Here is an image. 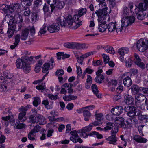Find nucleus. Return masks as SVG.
<instances>
[{
	"mask_svg": "<svg viewBox=\"0 0 148 148\" xmlns=\"http://www.w3.org/2000/svg\"><path fill=\"white\" fill-rule=\"evenodd\" d=\"M34 58L36 60H38L41 58V55H39L35 57L32 56L30 57L24 56L20 59H18L16 62L17 68L18 69H22L25 73H29L30 70V65L35 62Z\"/></svg>",
	"mask_w": 148,
	"mask_h": 148,
	"instance_id": "obj_1",
	"label": "nucleus"
},
{
	"mask_svg": "<svg viewBox=\"0 0 148 148\" xmlns=\"http://www.w3.org/2000/svg\"><path fill=\"white\" fill-rule=\"evenodd\" d=\"M108 7L104 8L102 10L99 9L96 10L95 13L98 17V29L99 32H101L105 31L107 27V24L106 23L105 20L106 18L107 14V10H108Z\"/></svg>",
	"mask_w": 148,
	"mask_h": 148,
	"instance_id": "obj_2",
	"label": "nucleus"
},
{
	"mask_svg": "<svg viewBox=\"0 0 148 148\" xmlns=\"http://www.w3.org/2000/svg\"><path fill=\"white\" fill-rule=\"evenodd\" d=\"M15 16L8 15L5 16L4 20L7 21L8 27L7 31V36L9 38H11L14 35L16 29V23L14 20Z\"/></svg>",
	"mask_w": 148,
	"mask_h": 148,
	"instance_id": "obj_3",
	"label": "nucleus"
},
{
	"mask_svg": "<svg viewBox=\"0 0 148 148\" xmlns=\"http://www.w3.org/2000/svg\"><path fill=\"white\" fill-rule=\"evenodd\" d=\"M51 25L47 27V30L50 33H55L58 32L60 29V25L62 27H65L66 25L65 21L62 22L61 17L58 18L56 21Z\"/></svg>",
	"mask_w": 148,
	"mask_h": 148,
	"instance_id": "obj_4",
	"label": "nucleus"
},
{
	"mask_svg": "<svg viewBox=\"0 0 148 148\" xmlns=\"http://www.w3.org/2000/svg\"><path fill=\"white\" fill-rule=\"evenodd\" d=\"M65 21L66 23V25H68L70 27L72 25L73 23H75V25L74 26V28L75 29H76L79 27L82 24V21H81L77 20V19H75L73 17V18L72 16L69 15L67 16V19H63L62 22Z\"/></svg>",
	"mask_w": 148,
	"mask_h": 148,
	"instance_id": "obj_5",
	"label": "nucleus"
},
{
	"mask_svg": "<svg viewBox=\"0 0 148 148\" xmlns=\"http://www.w3.org/2000/svg\"><path fill=\"white\" fill-rule=\"evenodd\" d=\"M118 131V129L117 127H115L114 130L111 131V136L106 139V140L108 141V143L110 144L116 145L117 140V138L116 137V134Z\"/></svg>",
	"mask_w": 148,
	"mask_h": 148,
	"instance_id": "obj_6",
	"label": "nucleus"
},
{
	"mask_svg": "<svg viewBox=\"0 0 148 148\" xmlns=\"http://www.w3.org/2000/svg\"><path fill=\"white\" fill-rule=\"evenodd\" d=\"M95 123V122L94 124L90 123L88 126L82 128L81 130L80 136L84 138H87L88 136H90V133H89V132L92 129L93 124L97 125Z\"/></svg>",
	"mask_w": 148,
	"mask_h": 148,
	"instance_id": "obj_7",
	"label": "nucleus"
},
{
	"mask_svg": "<svg viewBox=\"0 0 148 148\" xmlns=\"http://www.w3.org/2000/svg\"><path fill=\"white\" fill-rule=\"evenodd\" d=\"M21 6L20 4L18 3L14 4L12 6L11 5V14H7L6 16L8 15L15 16L14 17V20L15 21L16 16H20L19 14L16 12L18 11L21 9Z\"/></svg>",
	"mask_w": 148,
	"mask_h": 148,
	"instance_id": "obj_8",
	"label": "nucleus"
},
{
	"mask_svg": "<svg viewBox=\"0 0 148 148\" xmlns=\"http://www.w3.org/2000/svg\"><path fill=\"white\" fill-rule=\"evenodd\" d=\"M136 47L139 51L143 52L148 49V45L145 42L143 39H140L137 41Z\"/></svg>",
	"mask_w": 148,
	"mask_h": 148,
	"instance_id": "obj_9",
	"label": "nucleus"
},
{
	"mask_svg": "<svg viewBox=\"0 0 148 148\" xmlns=\"http://www.w3.org/2000/svg\"><path fill=\"white\" fill-rule=\"evenodd\" d=\"M80 130L77 132L76 130L71 131L70 132L71 135L70 137V140L74 143L79 142L80 143H82V140L79 137L77 134L78 133H80Z\"/></svg>",
	"mask_w": 148,
	"mask_h": 148,
	"instance_id": "obj_10",
	"label": "nucleus"
},
{
	"mask_svg": "<svg viewBox=\"0 0 148 148\" xmlns=\"http://www.w3.org/2000/svg\"><path fill=\"white\" fill-rule=\"evenodd\" d=\"M124 110L127 112V115L129 116H136V108L135 107L127 106L125 107Z\"/></svg>",
	"mask_w": 148,
	"mask_h": 148,
	"instance_id": "obj_11",
	"label": "nucleus"
},
{
	"mask_svg": "<svg viewBox=\"0 0 148 148\" xmlns=\"http://www.w3.org/2000/svg\"><path fill=\"white\" fill-rule=\"evenodd\" d=\"M135 17L133 16H128L125 17V18H122L121 20V23H124L123 25L125 27H126L128 26L131 25L134 21Z\"/></svg>",
	"mask_w": 148,
	"mask_h": 148,
	"instance_id": "obj_12",
	"label": "nucleus"
},
{
	"mask_svg": "<svg viewBox=\"0 0 148 148\" xmlns=\"http://www.w3.org/2000/svg\"><path fill=\"white\" fill-rule=\"evenodd\" d=\"M134 56L135 64L142 69L144 68L145 67V64L141 61V59L139 56L136 54H135Z\"/></svg>",
	"mask_w": 148,
	"mask_h": 148,
	"instance_id": "obj_13",
	"label": "nucleus"
},
{
	"mask_svg": "<svg viewBox=\"0 0 148 148\" xmlns=\"http://www.w3.org/2000/svg\"><path fill=\"white\" fill-rule=\"evenodd\" d=\"M136 116L130 117V118L128 119L126 123L130 127H132L134 124L135 125L138 124V120L135 117Z\"/></svg>",
	"mask_w": 148,
	"mask_h": 148,
	"instance_id": "obj_14",
	"label": "nucleus"
},
{
	"mask_svg": "<svg viewBox=\"0 0 148 148\" xmlns=\"http://www.w3.org/2000/svg\"><path fill=\"white\" fill-rule=\"evenodd\" d=\"M123 109L122 106H119L112 108L111 111L113 115L119 116L122 112Z\"/></svg>",
	"mask_w": 148,
	"mask_h": 148,
	"instance_id": "obj_15",
	"label": "nucleus"
},
{
	"mask_svg": "<svg viewBox=\"0 0 148 148\" xmlns=\"http://www.w3.org/2000/svg\"><path fill=\"white\" fill-rule=\"evenodd\" d=\"M148 7V0H144V2L140 3L138 5L139 11L144 12L146 10Z\"/></svg>",
	"mask_w": 148,
	"mask_h": 148,
	"instance_id": "obj_16",
	"label": "nucleus"
},
{
	"mask_svg": "<svg viewBox=\"0 0 148 148\" xmlns=\"http://www.w3.org/2000/svg\"><path fill=\"white\" fill-rule=\"evenodd\" d=\"M96 119L97 120V121H95L93 123H91L94 124L95 122L97 125H94L93 124V126H97L101 124L102 123V120L103 119V115L102 113L97 114L95 115Z\"/></svg>",
	"mask_w": 148,
	"mask_h": 148,
	"instance_id": "obj_17",
	"label": "nucleus"
},
{
	"mask_svg": "<svg viewBox=\"0 0 148 148\" xmlns=\"http://www.w3.org/2000/svg\"><path fill=\"white\" fill-rule=\"evenodd\" d=\"M87 12V9L86 8H82L79 9L77 15H75L73 16V18L75 19L79 20V17L84 15L86 14Z\"/></svg>",
	"mask_w": 148,
	"mask_h": 148,
	"instance_id": "obj_18",
	"label": "nucleus"
},
{
	"mask_svg": "<svg viewBox=\"0 0 148 148\" xmlns=\"http://www.w3.org/2000/svg\"><path fill=\"white\" fill-rule=\"evenodd\" d=\"M29 29L27 28H25L22 30L20 35L22 40H25L27 39L29 34Z\"/></svg>",
	"mask_w": 148,
	"mask_h": 148,
	"instance_id": "obj_19",
	"label": "nucleus"
},
{
	"mask_svg": "<svg viewBox=\"0 0 148 148\" xmlns=\"http://www.w3.org/2000/svg\"><path fill=\"white\" fill-rule=\"evenodd\" d=\"M115 122L116 125L118 126L122 127L124 124V119L122 117H116L115 119Z\"/></svg>",
	"mask_w": 148,
	"mask_h": 148,
	"instance_id": "obj_20",
	"label": "nucleus"
},
{
	"mask_svg": "<svg viewBox=\"0 0 148 148\" xmlns=\"http://www.w3.org/2000/svg\"><path fill=\"white\" fill-rule=\"evenodd\" d=\"M133 139L136 142L140 143H145L147 141V140L145 138L142 137L140 136L135 135L133 136Z\"/></svg>",
	"mask_w": 148,
	"mask_h": 148,
	"instance_id": "obj_21",
	"label": "nucleus"
},
{
	"mask_svg": "<svg viewBox=\"0 0 148 148\" xmlns=\"http://www.w3.org/2000/svg\"><path fill=\"white\" fill-rule=\"evenodd\" d=\"M49 5H47L46 3H45L43 7V10L45 16L46 17H50L51 16V13L50 12Z\"/></svg>",
	"mask_w": 148,
	"mask_h": 148,
	"instance_id": "obj_22",
	"label": "nucleus"
},
{
	"mask_svg": "<svg viewBox=\"0 0 148 148\" xmlns=\"http://www.w3.org/2000/svg\"><path fill=\"white\" fill-rule=\"evenodd\" d=\"M32 13V14L31 16L32 20L33 22H34L39 19V10H38L36 11H33Z\"/></svg>",
	"mask_w": 148,
	"mask_h": 148,
	"instance_id": "obj_23",
	"label": "nucleus"
},
{
	"mask_svg": "<svg viewBox=\"0 0 148 148\" xmlns=\"http://www.w3.org/2000/svg\"><path fill=\"white\" fill-rule=\"evenodd\" d=\"M125 101L127 105H130L133 103L134 99L132 96L128 94L124 96Z\"/></svg>",
	"mask_w": 148,
	"mask_h": 148,
	"instance_id": "obj_24",
	"label": "nucleus"
},
{
	"mask_svg": "<svg viewBox=\"0 0 148 148\" xmlns=\"http://www.w3.org/2000/svg\"><path fill=\"white\" fill-rule=\"evenodd\" d=\"M39 124L40 125H42L46 124V121L45 118L40 114H37L36 115Z\"/></svg>",
	"mask_w": 148,
	"mask_h": 148,
	"instance_id": "obj_25",
	"label": "nucleus"
},
{
	"mask_svg": "<svg viewBox=\"0 0 148 148\" xmlns=\"http://www.w3.org/2000/svg\"><path fill=\"white\" fill-rule=\"evenodd\" d=\"M63 99L66 101H70L71 100H75L77 99V97L76 95H74L71 94L68 95H65L63 96Z\"/></svg>",
	"mask_w": 148,
	"mask_h": 148,
	"instance_id": "obj_26",
	"label": "nucleus"
},
{
	"mask_svg": "<svg viewBox=\"0 0 148 148\" xmlns=\"http://www.w3.org/2000/svg\"><path fill=\"white\" fill-rule=\"evenodd\" d=\"M123 82L124 86L127 87L131 86L132 84V80L129 76H127L124 79Z\"/></svg>",
	"mask_w": 148,
	"mask_h": 148,
	"instance_id": "obj_27",
	"label": "nucleus"
},
{
	"mask_svg": "<svg viewBox=\"0 0 148 148\" xmlns=\"http://www.w3.org/2000/svg\"><path fill=\"white\" fill-rule=\"evenodd\" d=\"M83 114L84 117V120L86 121H88L91 116V114L90 112L86 109L84 110Z\"/></svg>",
	"mask_w": 148,
	"mask_h": 148,
	"instance_id": "obj_28",
	"label": "nucleus"
},
{
	"mask_svg": "<svg viewBox=\"0 0 148 148\" xmlns=\"http://www.w3.org/2000/svg\"><path fill=\"white\" fill-rule=\"evenodd\" d=\"M139 88L137 85H133L131 88V92L132 95H135L137 94L139 90Z\"/></svg>",
	"mask_w": 148,
	"mask_h": 148,
	"instance_id": "obj_29",
	"label": "nucleus"
},
{
	"mask_svg": "<svg viewBox=\"0 0 148 148\" xmlns=\"http://www.w3.org/2000/svg\"><path fill=\"white\" fill-rule=\"evenodd\" d=\"M129 49L127 47H124L120 48L118 49V53L122 56L124 55L125 53L127 54L129 52Z\"/></svg>",
	"mask_w": 148,
	"mask_h": 148,
	"instance_id": "obj_30",
	"label": "nucleus"
},
{
	"mask_svg": "<svg viewBox=\"0 0 148 148\" xmlns=\"http://www.w3.org/2000/svg\"><path fill=\"white\" fill-rule=\"evenodd\" d=\"M48 119L50 121H61L64 119V118L63 117H61L56 118L55 116L51 115L48 117Z\"/></svg>",
	"mask_w": 148,
	"mask_h": 148,
	"instance_id": "obj_31",
	"label": "nucleus"
},
{
	"mask_svg": "<svg viewBox=\"0 0 148 148\" xmlns=\"http://www.w3.org/2000/svg\"><path fill=\"white\" fill-rule=\"evenodd\" d=\"M136 116H138L139 120H145L146 122H147L148 119V115H142L141 114V111H139L137 114Z\"/></svg>",
	"mask_w": 148,
	"mask_h": 148,
	"instance_id": "obj_32",
	"label": "nucleus"
},
{
	"mask_svg": "<svg viewBox=\"0 0 148 148\" xmlns=\"http://www.w3.org/2000/svg\"><path fill=\"white\" fill-rule=\"evenodd\" d=\"M50 64L49 63L46 62L43 65L42 68V72L43 73H45L48 74L49 72L48 70L49 68L50 67Z\"/></svg>",
	"mask_w": 148,
	"mask_h": 148,
	"instance_id": "obj_33",
	"label": "nucleus"
},
{
	"mask_svg": "<svg viewBox=\"0 0 148 148\" xmlns=\"http://www.w3.org/2000/svg\"><path fill=\"white\" fill-rule=\"evenodd\" d=\"M42 64V60H40L38 61L37 63L36 64L34 71L36 73L38 72Z\"/></svg>",
	"mask_w": 148,
	"mask_h": 148,
	"instance_id": "obj_34",
	"label": "nucleus"
},
{
	"mask_svg": "<svg viewBox=\"0 0 148 148\" xmlns=\"http://www.w3.org/2000/svg\"><path fill=\"white\" fill-rule=\"evenodd\" d=\"M103 48L107 52L113 54H114L115 52L114 49L112 47L107 45L104 47Z\"/></svg>",
	"mask_w": 148,
	"mask_h": 148,
	"instance_id": "obj_35",
	"label": "nucleus"
},
{
	"mask_svg": "<svg viewBox=\"0 0 148 148\" xmlns=\"http://www.w3.org/2000/svg\"><path fill=\"white\" fill-rule=\"evenodd\" d=\"M26 125L22 123H20V121L18 120L16 121V123L15 124V127L17 129H21L24 128L25 127Z\"/></svg>",
	"mask_w": 148,
	"mask_h": 148,
	"instance_id": "obj_36",
	"label": "nucleus"
},
{
	"mask_svg": "<svg viewBox=\"0 0 148 148\" xmlns=\"http://www.w3.org/2000/svg\"><path fill=\"white\" fill-rule=\"evenodd\" d=\"M116 28V24L113 22H111L109 23L108 25L107 26V27L108 31L110 32H112L115 30Z\"/></svg>",
	"mask_w": 148,
	"mask_h": 148,
	"instance_id": "obj_37",
	"label": "nucleus"
},
{
	"mask_svg": "<svg viewBox=\"0 0 148 148\" xmlns=\"http://www.w3.org/2000/svg\"><path fill=\"white\" fill-rule=\"evenodd\" d=\"M135 100L142 101H143L145 99H147L144 95L140 94H137L135 95Z\"/></svg>",
	"mask_w": 148,
	"mask_h": 148,
	"instance_id": "obj_38",
	"label": "nucleus"
},
{
	"mask_svg": "<svg viewBox=\"0 0 148 148\" xmlns=\"http://www.w3.org/2000/svg\"><path fill=\"white\" fill-rule=\"evenodd\" d=\"M137 18L140 20H142L144 19L145 18L146 13L144 12L139 11L137 14Z\"/></svg>",
	"mask_w": 148,
	"mask_h": 148,
	"instance_id": "obj_39",
	"label": "nucleus"
},
{
	"mask_svg": "<svg viewBox=\"0 0 148 148\" xmlns=\"http://www.w3.org/2000/svg\"><path fill=\"white\" fill-rule=\"evenodd\" d=\"M142 101L135 100V105L138 108L142 110L145 109V106L143 104H142L141 102Z\"/></svg>",
	"mask_w": 148,
	"mask_h": 148,
	"instance_id": "obj_40",
	"label": "nucleus"
},
{
	"mask_svg": "<svg viewBox=\"0 0 148 148\" xmlns=\"http://www.w3.org/2000/svg\"><path fill=\"white\" fill-rule=\"evenodd\" d=\"M75 43L74 42H67L64 44V46L67 48L73 49L75 48Z\"/></svg>",
	"mask_w": 148,
	"mask_h": 148,
	"instance_id": "obj_41",
	"label": "nucleus"
},
{
	"mask_svg": "<svg viewBox=\"0 0 148 148\" xmlns=\"http://www.w3.org/2000/svg\"><path fill=\"white\" fill-rule=\"evenodd\" d=\"M33 99H34V101L33 102V104L34 106L37 107L38 105L40 103L41 101L39 97H34Z\"/></svg>",
	"mask_w": 148,
	"mask_h": 148,
	"instance_id": "obj_42",
	"label": "nucleus"
},
{
	"mask_svg": "<svg viewBox=\"0 0 148 148\" xmlns=\"http://www.w3.org/2000/svg\"><path fill=\"white\" fill-rule=\"evenodd\" d=\"M2 7L3 8L2 10L4 11L5 13H7L8 11H10V12L11 11V5H8L5 4H3Z\"/></svg>",
	"mask_w": 148,
	"mask_h": 148,
	"instance_id": "obj_43",
	"label": "nucleus"
},
{
	"mask_svg": "<svg viewBox=\"0 0 148 148\" xmlns=\"http://www.w3.org/2000/svg\"><path fill=\"white\" fill-rule=\"evenodd\" d=\"M129 9L127 7H124L123 9L122 18H125L129 15Z\"/></svg>",
	"mask_w": 148,
	"mask_h": 148,
	"instance_id": "obj_44",
	"label": "nucleus"
},
{
	"mask_svg": "<svg viewBox=\"0 0 148 148\" xmlns=\"http://www.w3.org/2000/svg\"><path fill=\"white\" fill-rule=\"evenodd\" d=\"M26 114V112L25 111H22L19 114L18 119L21 122H24L26 119L24 117Z\"/></svg>",
	"mask_w": 148,
	"mask_h": 148,
	"instance_id": "obj_45",
	"label": "nucleus"
},
{
	"mask_svg": "<svg viewBox=\"0 0 148 148\" xmlns=\"http://www.w3.org/2000/svg\"><path fill=\"white\" fill-rule=\"evenodd\" d=\"M3 75L4 78L6 79H11L13 76V75L8 71L4 72Z\"/></svg>",
	"mask_w": 148,
	"mask_h": 148,
	"instance_id": "obj_46",
	"label": "nucleus"
},
{
	"mask_svg": "<svg viewBox=\"0 0 148 148\" xmlns=\"http://www.w3.org/2000/svg\"><path fill=\"white\" fill-rule=\"evenodd\" d=\"M104 79L103 75H101L100 76H96L95 78V80L96 82L99 83H102Z\"/></svg>",
	"mask_w": 148,
	"mask_h": 148,
	"instance_id": "obj_47",
	"label": "nucleus"
},
{
	"mask_svg": "<svg viewBox=\"0 0 148 148\" xmlns=\"http://www.w3.org/2000/svg\"><path fill=\"white\" fill-rule=\"evenodd\" d=\"M130 8V12L132 13H136L138 10V7L136 5H134V6L130 4L129 6Z\"/></svg>",
	"mask_w": 148,
	"mask_h": 148,
	"instance_id": "obj_48",
	"label": "nucleus"
},
{
	"mask_svg": "<svg viewBox=\"0 0 148 148\" xmlns=\"http://www.w3.org/2000/svg\"><path fill=\"white\" fill-rule=\"evenodd\" d=\"M123 24H124V23H122V24L121 25H118V24H116V28H115V30H116L117 32H121L123 27H125Z\"/></svg>",
	"mask_w": 148,
	"mask_h": 148,
	"instance_id": "obj_49",
	"label": "nucleus"
},
{
	"mask_svg": "<svg viewBox=\"0 0 148 148\" xmlns=\"http://www.w3.org/2000/svg\"><path fill=\"white\" fill-rule=\"evenodd\" d=\"M114 124L110 122H109L107 123L106 126L104 128L105 131L108 130H110L113 127Z\"/></svg>",
	"mask_w": 148,
	"mask_h": 148,
	"instance_id": "obj_50",
	"label": "nucleus"
},
{
	"mask_svg": "<svg viewBox=\"0 0 148 148\" xmlns=\"http://www.w3.org/2000/svg\"><path fill=\"white\" fill-rule=\"evenodd\" d=\"M64 5V3L63 1H58L56 7L59 9H61L63 8Z\"/></svg>",
	"mask_w": 148,
	"mask_h": 148,
	"instance_id": "obj_51",
	"label": "nucleus"
},
{
	"mask_svg": "<svg viewBox=\"0 0 148 148\" xmlns=\"http://www.w3.org/2000/svg\"><path fill=\"white\" fill-rule=\"evenodd\" d=\"M36 117H36L34 115H31L29 118V123H37Z\"/></svg>",
	"mask_w": 148,
	"mask_h": 148,
	"instance_id": "obj_52",
	"label": "nucleus"
},
{
	"mask_svg": "<svg viewBox=\"0 0 148 148\" xmlns=\"http://www.w3.org/2000/svg\"><path fill=\"white\" fill-rule=\"evenodd\" d=\"M30 12L29 8H26L23 11V14L25 16L29 17Z\"/></svg>",
	"mask_w": 148,
	"mask_h": 148,
	"instance_id": "obj_53",
	"label": "nucleus"
},
{
	"mask_svg": "<svg viewBox=\"0 0 148 148\" xmlns=\"http://www.w3.org/2000/svg\"><path fill=\"white\" fill-rule=\"evenodd\" d=\"M93 135H96L97 138L99 139L102 138H103V136L101 134H99L98 132L95 131H93L90 133V136Z\"/></svg>",
	"mask_w": 148,
	"mask_h": 148,
	"instance_id": "obj_54",
	"label": "nucleus"
},
{
	"mask_svg": "<svg viewBox=\"0 0 148 148\" xmlns=\"http://www.w3.org/2000/svg\"><path fill=\"white\" fill-rule=\"evenodd\" d=\"M64 73V71L62 69L58 70L56 72V75L57 76H62Z\"/></svg>",
	"mask_w": 148,
	"mask_h": 148,
	"instance_id": "obj_55",
	"label": "nucleus"
},
{
	"mask_svg": "<svg viewBox=\"0 0 148 148\" xmlns=\"http://www.w3.org/2000/svg\"><path fill=\"white\" fill-rule=\"evenodd\" d=\"M105 0H96V1L99 3V5L101 7H106V4L105 2Z\"/></svg>",
	"mask_w": 148,
	"mask_h": 148,
	"instance_id": "obj_56",
	"label": "nucleus"
},
{
	"mask_svg": "<svg viewBox=\"0 0 148 148\" xmlns=\"http://www.w3.org/2000/svg\"><path fill=\"white\" fill-rule=\"evenodd\" d=\"M47 30L46 26L45 25H43L42 27L40 29L39 33V35H40V34H45Z\"/></svg>",
	"mask_w": 148,
	"mask_h": 148,
	"instance_id": "obj_57",
	"label": "nucleus"
},
{
	"mask_svg": "<svg viewBox=\"0 0 148 148\" xmlns=\"http://www.w3.org/2000/svg\"><path fill=\"white\" fill-rule=\"evenodd\" d=\"M20 39H21V36L19 34H17L15 36V43L18 44L20 41Z\"/></svg>",
	"mask_w": 148,
	"mask_h": 148,
	"instance_id": "obj_58",
	"label": "nucleus"
},
{
	"mask_svg": "<svg viewBox=\"0 0 148 148\" xmlns=\"http://www.w3.org/2000/svg\"><path fill=\"white\" fill-rule=\"evenodd\" d=\"M103 62L101 60H99L96 61H93V65L95 66H97L99 65H102Z\"/></svg>",
	"mask_w": 148,
	"mask_h": 148,
	"instance_id": "obj_59",
	"label": "nucleus"
},
{
	"mask_svg": "<svg viewBox=\"0 0 148 148\" xmlns=\"http://www.w3.org/2000/svg\"><path fill=\"white\" fill-rule=\"evenodd\" d=\"M93 54V52H89L85 54L82 55L80 57V58L84 59L86 58L89 56L92 55Z\"/></svg>",
	"mask_w": 148,
	"mask_h": 148,
	"instance_id": "obj_60",
	"label": "nucleus"
},
{
	"mask_svg": "<svg viewBox=\"0 0 148 148\" xmlns=\"http://www.w3.org/2000/svg\"><path fill=\"white\" fill-rule=\"evenodd\" d=\"M41 127L39 125H36L34 127L33 130H31L32 131L33 133L38 132L39 131Z\"/></svg>",
	"mask_w": 148,
	"mask_h": 148,
	"instance_id": "obj_61",
	"label": "nucleus"
},
{
	"mask_svg": "<svg viewBox=\"0 0 148 148\" xmlns=\"http://www.w3.org/2000/svg\"><path fill=\"white\" fill-rule=\"evenodd\" d=\"M126 65L128 67H130L131 66L132 64V60L130 58H129L125 62Z\"/></svg>",
	"mask_w": 148,
	"mask_h": 148,
	"instance_id": "obj_62",
	"label": "nucleus"
},
{
	"mask_svg": "<svg viewBox=\"0 0 148 148\" xmlns=\"http://www.w3.org/2000/svg\"><path fill=\"white\" fill-rule=\"evenodd\" d=\"M42 4V0H36L34 1V4L35 6L37 7L40 6Z\"/></svg>",
	"mask_w": 148,
	"mask_h": 148,
	"instance_id": "obj_63",
	"label": "nucleus"
},
{
	"mask_svg": "<svg viewBox=\"0 0 148 148\" xmlns=\"http://www.w3.org/2000/svg\"><path fill=\"white\" fill-rule=\"evenodd\" d=\"M94 71V70L88 67L86 68L85 70L84 71V73L86 74L87 73L89 74H92Z\"/></svg>",
	"mask_w": 148,
	"mask_h": 148,
	"instance_id": "obj_64",
	"label": "nucleus"
}]
</instances>
